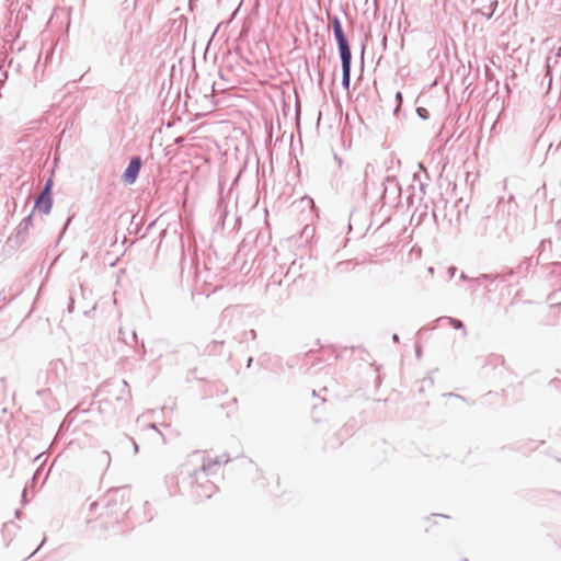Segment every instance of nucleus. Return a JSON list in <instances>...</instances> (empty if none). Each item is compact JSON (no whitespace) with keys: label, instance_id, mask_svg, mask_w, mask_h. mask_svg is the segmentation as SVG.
Here are the masks:
<instances>
[{"label":"nucleus","instance_id":"f257e3e1","mask_svg":"<svg viewBox=\"0 0 561 561\" xmlns=\"http://www.w3.org/2000/svg\"><path fill=\"white\" fill-rule=\"evenodd\" d=\"M333 31L335 38L339 44L341 60H342V84L345 89L350 88L351 82V49L348 46V43L346 41V37L344 35L342 25L340 23V20L337 18H334L333 21Z\"/></svg>","mask_w":561,"mask_h":561},{"label":"nucleus","instance_id":"f03ea898","mask_svg":"<svg viewBox=\"0 0 561 561\" xmlns=\"http://www.w3.org/2000/svg\"><path fill=\"white\" fill-rule=\"evenodd\" d=\"M141 168V160L139 157H135L130 160L127 169L122 175V180L126 184H133L137 180L138 173Z\"/></svg>","mask_w":561,"mask_h":561},{"label":"nucleus","instance_id":"7ed1b4c3","mask_svg":"<svg viewBox=\"0 0 561 561\" xmlns=\"http://www.w3.org/2000/svg\"><path fill=\"white\" fill-rule=\"evenodd\" d=\"M50 183H47L44 192L38 196L35 203V207L38 211L47 215L51 209V197L49 194Z\"/></svg>","mask_w":561,"mask_h":561},{"label":"nucleus","instance_id":"20e7f679","mask_svg":"<svg viewBox=\"0 0 561 561\" xmlns=\"http://www.w3.org/2000/svg\"><path fill=\"white\" fill-rule=\"evenodd\" d=\"M396 98H397V100H398V102H399V105H400V104H401V102H402V95H401V93H400V92H398V93H397V95H396Z\"/></svg>","mask_w":561,"mask_h":561},{"label":"nucleus","instance_id":"39448f33","mask_svg":"<svg viewBox=\"0 0 561 561\" xmlns=\"http://www.w3.org/2000/svg\"><path fill=\"white\" fill-rule=\"evenodd\" d=\"M455 327H461V322L457 321L454 323Z\"/></svg>","mask_w":561,"mask_h":561}]
</instances>
